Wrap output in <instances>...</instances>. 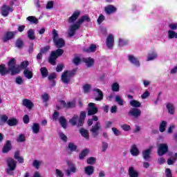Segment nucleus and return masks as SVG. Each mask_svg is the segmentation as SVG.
Returning a JSON list of instances; mask_svg holds the SVG:
<instances>
[{
    "instance_id": "obj_1",
    "label": "nucleus",
    "mask_w": 177,
    "mask_h": 177,
    "mask_svg": "<svg viewBox=\"0 0 177 177\" xmlns=\"http://www.w3.org/2000/svg\"><path fill=\"white\" fill-rule=\"evenodd\" d=\"M8 68H7L5 64H0V75L2 77L8 75L9 73H11V75H16L19 74L21 69L19 67H16V59L11 58L8 63Z\"/></svg>"
},
{
    "instance_id": "obj_2",
    "label": "nucleus",
    "mask_w": 177,
    "mask_h": 177,
    "mask_svg": "<svg viewBox=\"0 0 177 177\" xmlns=\"http://www.w3.org/2000/svg\"><path fill=\"white\" fill-rule=\"evenodd\" d=\"M84 21L89 23V21H91V18H89V16L87 15L82 16L75 24L70 26L68 30V35L69 38H71V37H74V35H75L77 30H80V28H81V24H82Z\"/></svg>"
},
{
    "instance_id": "obj_3",
    "label": "nucleus",
    "mask_w": 177,
    "mask_h": 177,
    "mask_svg": "<svg viewBox=\"0 0 177 177\" xmlns=\"http://www.w3.org/2000/svg\"><path fill=\"white\" fill-rule=\"evenodd\" d=\"M52 35L53 41L56 47L60 48L66 46V41H64V39L63 38H59V33H57V30L53 29L52 32Z\"/></svg>"
},
{
    "instance_id": "obj_4",
    "label": "nucleus",
    "mask_w": 177,
    "mask_h": 177,
    "mask_svg": "<svg viewBox=\"0 0 177 177\" xmlns=\"http://www.w3.org/2000/svg\"><path fill=\"white\" fill-rule=\"evenodd\" d=\"M78 68H75L72 70L71 71H64L62 76L61 80L64 84H70V81L71 80V78L75 75Z\"/></svg>"
},
{
    "instance_id": "obj_5",
    "label": "nucleus",
    "mask_w": 177,
    "mask_h": 177,
    "mask_svg": "<svg viewBox=\"0 0 177 177\" xmlns=\"http://www.w3.org/2000/svg\"><path fill=\"white\" fill-rule=\"evenodd\" d=\"M17 162L13 158H8L7 159L8 168L6 169V172L8 175L12 176L15 174Z\"/></svg>"
},
{
    "instance_id": "obj_6",
    "label": "nucleus",
    "mask_w": 177,
    "mask_h": 177,
    "mask_svg": "<svg viewBox=\"0 0 177 177\" xmlns=\"http://www.w3.org/2000/svg\"><path fill=\"white\" fill-rule=\"evenodd\" d=\"M168 150H169L168 144L167 143L159 144L158 147V156L159 157H162V156L168 153Z\"/></svg>"
},
{
    "instance_id": "obj_7",
    "label": "nucleus",
    "mask_w": 177,
    "mask_h": 177,
    "mask_svg": "<svg viewBox=\"0 0 177 177\" xmlns=\"http://www.w3.org/2000/svg\"><path fill=\"white\" fill-rule=\"evenodd\" d=\"M88 115H95L97 114L99 109L96 107V104L93 102H90L87 108Z\"/></svg>"
},
{
    "instance_id": "obj_8",
    "label": "nucleus",
    "mask_w": 177,
    "mask_h": 177,
    "mask_svg": "<svg viewBox=\"0 0 177 177\" xmlns=\"http://www.w3.org/2000/svg\"><path fill=\"white\" fill-rule=\"evenodd\" d=\"M153 149H154V146L150 145L149 149L142 151V158H144V160H145V161H149L151 158V155Z\"/></svg>"
},
{
    "instance_id": "obj_9",
    "label": "nucleus",
    "mask_w": 177,
    "mask_h": 177,
    "mask_svg": "<svg viewBox=\"0 0 177 177\" xmlns=\"http://www.w3.org/2000/svg\"><path fill=\"white\" fill-rule=\"evenodd\" d=\"M128 114L130 117H133V118L137 120L138 117L142 115V111L138 108H131Z\"/></svg>"
},
{
    "instance_id": "obj_10",
    "label": "nucleus",
    "mask_w": 177,
    "mask_h": 177,
    "mask_svg": "<svg viewBox=\"0 0 177 177\" xmlns=\"http://www.w3.org/2000/svg\"><path fill=\"white\" fill-rule=\"evenodd\" d=\"M67 165L68 167V169L66 170V176H71V174H75V172H77V168L73 162H68Z\"/></svg>"
},
{
    "instance_id": "obj_11",
    "label": "nucleus",
    "mask_w": 177,
    "mask_h": 177,
    "mask_svg": "<svg viewBox=\"0 0 177 177\" xmlns=\"http://www.w3.org/2000/svg\"><path fill=\"white\" fill-rule=\"evenodd\" d=\"M10 12H13V7L3 4L1 7V15L4 17H8Z\"/></svg>"
},
{
    "instance_id": "obj_12",
    "label": "nucleus",
    "mask_w": 177,
    "mask_h": 177,
    "mask_svg": "<svg viewBox=\"0 0 177 177\" xmlns=\"http://www.w3.org/2000/svg\"><path fill=\"white\" fill-rule=\"evenodd\" d=\"M99 129H100V122H96L90 130L93 138H96L99 135Z\"/></svg>"
},
{
    "instance_id": "obj_13",
    "label": "nucleus",
    "mask_w": 177,
    "mask_h": 177,
    "mask_svg": "<svg viewBox=\"0 0 177 177\" xmlns=\"http://www.w3.org/2000/svg\"><path fill=\"white\" fill-rule=\"evenodd\" d=\"M106 46L108 49H113V46H114V35L112 34H109L106 38Z\"/></svg>"
},
{
    "instance_id": "obj_14",
    "label": "nucleus",
    "mask_w": 177,
    "mask_h": 177,
    "mask_svg": "<svg viewBox=\"0 0 177 177\" xmlns=\"http://www.w3.org/2000/svg\"><path fill=\"white\" fill-rule=\"evenodd\" d=\"M80 15H81V12L80 11H75L72 16L68 18V22L71 24H73V23H75L77 19L80 17Z\"/></svg>"
},
{
    "instance_id": "obj_15",
    "label": "nucleus",
    "mask_w": 177,
    "mask_h": 177,
    "mask_svg": "<svg viewBox=\"0 0 177 177\" xmlns=\"http://www.w3.org/2000/svg\"><path fill=\"white\" fill-rule=\"evenodd\" d=\"M105 13L106 15H113L117 12V8L113 5H109L104 8Z\"/></svg>"
},
{
    "instance_id": "obj_16",
    "label": "nucleus",
    "mask_w": 177,
    "mask_h": 177,
    "mask_svg": "<svg viewBox=\"0 0 177 177\" xmlns=\"http://www.w3.org/2000/svg\"><path fill=\"white\" fill-rule=\"evenodd\" d=\"M10 150H12V142L10 140H7L3 147L2 153H9Z\"/></svg>"
},
{
    "instance_id": "obj_17",
    "label": "nucleus",
    "mask_w": 177,
    "mask_h": 177,
    "mask_svg": "<svg viewBox=\"0 0 177 177\" xmlns=\"http://www.w3.org/2000/svg\"><path fill=\"white\" fill-rule=\"evenodd\" d=\"M86 118V112L82 111L80 115V119L77 123V127H82L84 125V122H85V118Z\"/></svg>"
},
{
    "instance_id": "obj_18",
    "label": "nucleus",
    "mask_w": 177,
    "mask_h": 177,
    "mask_svg": "<svg viewBox=\"0 0 177 177\" xmlns=\"http://www.w3.org/2000/svg\"><path fill=\"white\" fill-rule=\"evenodd\" d=\"M22 106H24L26 109H28V110H31V109L34 107V104L28 99H24L22 101Z\"/></svg>"
},
{
    "instance_id": "obj_19",
    "label": "nucleus",
    "mask_w": 177,
    "mask_h": 177,
    "mask_svg": "<svg viewBox=\"0 0 177 177\" xmlns=\"http://www.w3.org/2000/svg\"><path fill=\"white\" fill-rule=\"evenodd\" d=\"M93 91L95 92L94 95H96V93L97 95V97L95 98V100H96L97 102H100V100H103V92H102L100 89L95 88H93Z\"/></svg>"
},
{
    "instance_id": "obj_20",
    "label": "nucleus",
    "mask_w": 177,
    "mask_h": 177,
    "mask_svg": "<svg viewBox=\"0 0 177 177\" xmlns=\"http://www.w3.org/2000/svg\"><path fill=\"white\" fill-rule=\"evenodd\" d=\"M84 63L86 64V67H93V64H95V59L93 58L89 57L87 58L83 59Z\"/></svg>"
},
{
    "instance_id": "obj_21",
    "label": "nucleus",
    "mask_w": 177,
    "mask_h": 177,
    "mask_svg": "<svg viewBox=\"0 0 177 177\" xmlns=\"http://www.w3.org/2000/svg\"><path fill=\"white\" fill-rule=\"evenodd\" d=\"M128 59L130 63H132V64H134L136 67H140V62H139V60H138V58L135 57V56L129 55Z\"/></svg>"
},
{
    "instance_id": "obj_22",
    "label": "nucleus",
    "mask_w": 177,
    "mask_h": 177,
    "mask_svg": "<svg viewBox=\"0 0 177 177\" xmlns=\"http://www.w3.org/2000/svg\"><path fill=\"white\" fill-rule=\"evenodd\" d=\"M15 37L14 32H7L6 35L3 37V42H8L10 39H13Z\"/></svg>"
},
{
    "instance_id": "obj_23",
    "label": "nucleus",
    "mask_w": 177,
    "mask_h": 177,
    "mask_svg": "<svg viewBox=\"0 0 177 177\" xmlns=\"http://www.w3.org/2000/svg\"><path fill=\"white\" fill-rule=\"evenodd\" d=\"M128 172L129 177H139V172H138L133 167H129Z\"/></svg>"
},
{
    "instance_id": "obj_24",
    "label": "nucleus",
    "mask_w": 177,
    "mask_h": 177,
    "mask_svg": "<svg viewBox=\"0 0 177 177\" xmlns=\"http://www.w3.org/2000/svg\"><path fill=\"white\" fill-rule=\"evenodd\" d=\"M57 59V56L55 54V52H51L50 56L48 59V62L52 66H56V59Z\"/></svg>"
},
{
    "instance_id": "obj_25",
    "label": "nucleus",
    "mask_w": 177,
    "mask_h": 177,
    "mask_svg": "<svg viewBox=\"0 0 177 177\" xmlns=\"http://www.w3.org/2000/svg\"><path fill=\"white\" fill-rule=\"evenodd\" d=\"M130 153L131 156H133L134 157H136L139 156V149H138V147H136V145H133L131 146Z\"/></svg>"
},
{
    "instance_id": "obj_26",
    "label": "nucleus",
    "mask_w": 177,
    "mask_h": 177,
    "mask_svg": "<svg viewBox=\"0 0 177 177\" xmlns=\"http://www.w3.org/2000/svg\"><path fill=\"white\" fill-rule=\"evenodd\" d=\"M14 158L15 160H17L19 164H23L24 162V158L23 156H20V152L19 151H17L14 155Z\"/></svg>"
},
{
    "instance_id": "obj_27",
    "label": "nucleus",
    "mask_w": 177,
    "mask_h": 177,
    "mask_svg": "<svg viewBox=\"0 0 177 177\" xmlns=\"http://www.w3.org/2000/svg\"><path fill=\"white\" fill-rule=\"evenodd\" d=\"M80 121V118L77 115H74L73 117L69 120V123L73 125V127H75L77 124H78V122Z\"/></svg>"
},
{
    "instance_id": "obj_28",
    "label": "nucleus",
    "mask_w": 177,
    "mask_h": 177,
    "mask_svg": "<svg viewBox=\"0 0 177 177\" xmlns=\"http://www.w3.org/2000/svg\"><path fill=\"white\" fill-rule=\"evenodd\" d=\"M80 133L83 138H85L87 140L89 139V131L84 128L80 129Z\"/></svg>"
},
{
    "instance_id": "obj_29",
    "label": "nucleus",
    "mask_w": 177,
    "mask_h": 177,
    "mask_svg": "<svg viewBox=\"0 0 177 177\" xmlns=\"http://www.w3.org/2000/svg\"><path fill=\"white\" fill-rule=\"evenodd\" d=\"M7 124L9 127H16L19 124V120L15 118H12L8 120Z\"/></svg>"
},
{
    "instance_id": "obj_30",
    "label": "nucleus",
    "mask_w": 177,
    "mask_h": 177,
    "mask_svg": "<svg viewBox=\"0 0 177 177\" xmlns=\"http://www.w3.org/2000/svg\"><path fill=\"white\" fill-rule=\"evenodd\" d=\"M24 75L28 80H31L32 78V69H25L24 71Z\"/></svg>"
},
{
    "instance_id": "obj_31",
    "label": "nucleus",
    "mask_w": 177,
    "mask_h": 177,
    "mask_svg": "<svg viewBox=\"0 0 177 177\" xmlns=\"http://www.w3.org/2000/svg\"><path fill=\"white\" fill-rule=\"evenodd\" d=\"M84 52L86 53H92L93 52H96V44H91L88 48H84Z\"/></svg>"
},
{
    "instance_id": "obj_32",
    "label": "nucleus",
    "mask_w": 177,
    "mask_h": 177,
    "mask_svg": "<svg viewBox=\"0 0 177 177\" xmlns=\"http://www.w3.org/2000/svg\"><path fill=\"white\" fill-rule=\"evenodd\" d=\"M129 104L130 106H131V107H133V109H138V107H141L142 106V104L139 101L136 100H131L129 102Z\"/></svg>"
},
{
    "instance_id": "obj_33",
    "label": "nucleus",
    "mask_w": 177,
    "mask_h": 177,
    "mask_svg": "<svg viewBox=\"0 0 177 177\" xmlns=\"http://www.w3.org/2000/svg\"><path fill=\"white\" fill-rule=\"evenodd\" d=\"M15 46L18 49H23V47L24 46V41L21 38H19L16 42H15Z\"/></svg>"
},
{
    "instance_id": "obj_34",
    "label": "nucleus",
    "mask_w": 177,
    "mask_h": 177,
    "mask_svg": "<svg viewBox=\"0 0 177 177\" xmlns=\"http://www.w3.org/2000/svg\"><path fill=\"white\" fill-rule=\"evenodd\" d=\"M28 66H30V62L27 60L26 61H23L19 66H17L19 67V70L20 68H21V70H28V68H27V67H28Z\"/></svg>"
},
{
    "instance_id": "obj_35",
    "label": "nucleus",
    "mask_w": 177,
    "mask_h": 177,
    "mask_svg": "<svg viewBox=\"0 0 177 177\" xmlns=\"http://www.w3.org/2000/svg\"><path fill=\"white\" fill-rule=\"evenodd\" d=\"M39 129L41 127H39V124L38 123H33L32 126V131L33 133H39Z\"/></svg>"
},
{
    "instance_id": "obj_36",
    "label": "nucleus",
    "mask_w": 177,
    "mask_h": 177,
    "mask_svg": "<svg viewBox=\"0 0 177 177\" xmlns=\"http://www.w3.org/2000/svg\"><path fill=\"white\" fill-rule=\"evenodd\" d=\"M59 124L64 129L67 128V120L64 116H61L59 118Z\"/></svg>"
},
{
    "instance_id": "obj_37",
    "label": "nucleus",
    "mask_w": 177,
    "mask_h": 177,
    "mask_svg": "<svg viewBox=\"0 0 177 177\" xmlns=\"http://www.w3.org/2000/svg\"><path fill=\"white\" fill-rule=\"evenodd\" d=\"M28 21H30V24H38V19L34 16H29L26 18Z\"/></svg>"
},
{
    "instance_id": "obj_38",
    "label": "nucleus",
    "mask_w": 177,
    "mask_h": 177,
    "mask_svg": "<svg viewBox=\"0 0 177 177\" xmlns=\"http://www.w3.org/2000/svg\"><path fill=\"white\" fill-rule=\"evenodd\" d=\"M95 169H93V166H88L85 168L84 172L88 175V176H91L92 174H93Z\"/></svg>"
},
{
    "instance_id": "obj_39",
    "label": "nucleus",
    "mask_w": 177,
    "mask_h": 177,
    "mask_svg": "<svg viewBox=\"0 0 177 177\" xmlns=\"http://www.w3.org/2000/svg\"><path fill=\"white\" fill-rule=\"evenodd\" d=\"M28 38L30 39V41L35 39V32L33 29H29L28 30Z\"/></svg>"
},
{
    "instance_id": "obj_40",
    "label": "nucleus",
    "mask_w": 177,
    "mask_h": 177,
    "mask_svg": "<svg viewBox=\"0 0 177 177\" xmlns=\"http://www.w3.org/2000/svg\"><path fill=\"white\" fill-rule=\"evenodd\" d=\"M166 107H167L169 114H171V115L174 114V113H175V107L174 106L173 104L168 103V104H167Z\"/></svg>"
},
{
    "instance_id": "obj_41",
    "label": "nucleus",
    "mask_w": 177,
    "mask_h": 177,
    "mask_svg": "<svg viewBox=\"0 0 177 177\" xmlns=\"http://www.w3.org/2000/svg\"><path fill=\"white\" fill-rule=\"evenodd\" d=\"M40 73L41 74L42 78H46L49 75V72L46 67H42L40 68Z\"/></svg>"
},
{
    "instance_id": "obj_42",
    "label": "nucleus",
    "mask_w": 177,
    "mask_h": 177,
    "mask_svg": "<svg viewBox=\"0 0 177 177\" xmlns=\"http://www.w3.org/2000/svg\"><path fill=\"white\" fill-rule=\"evenodd\" d=\"M167 121L162 120L159 126V131L160 132H165V129L167 128Z\"/></svg>"
},
{
    "instance_id": "obj_43",
    "label": "nucleus",
    "mask_w": 177,
    "mask_h": 177,
    "mask_svg": "<svg viewBox=\"0 0 177 177\" xmlns=\"http://www.w3.org/2000/svg\"><path fill=\"white\" fill-rule=\"evenodd\" d=\"M89 153V150L88 149H84L83 150L80 154H79V158L80 160H84L86 156Z\"/></svg>"
},
{
    "instance_id": "obj_44",
    "label": "nucleus",
    "mask_w": 177,
    "mask_h": 177,
    "mask_svg": "<svg viewBox=\"0 0 177 177\" xmlns=\"http://www.w3.org/2000/svg\"><path fill=\"white\" fill-rule=\"evenodd\" d=\"M154 59H157V54L155 52L148 54L147 62L154 60Z\"/></svg>"
},
{
    "instance_id": "obj_45",
    "label": "nucleus",
    "mask_w": 177,
    "mask_h": 177,
    "mask_svg": "<svg viewBox=\"0 0 177 177\" xmlns=\"http://www.w3.org/2000/svg\"><path fill=\"white\" fill-rule=\"evenodd\" d=\"M168 38H169V39L177 38V33L174 30H169L168 31Z\"/></svg>"
},
{
    "instance_id": "obj_46",
    "label": "nucleus",
    "mask_w": 177,
    "mask_h": 177,
    "mask_svg": "<svg viewBox=\"0 0 177 177\" xmlns=\"http://www.w3.org/2000/svg\"><path fill=\"white\" fill-rule=\"evenodd\" d=\"M73 63L75 66H79L81 64V58L77 55H75V57L73 59Z\"/></svg>"
},
{
    "instance_id": "obj_47",
    "label": "nucleus",
    "mask_w": 177,
    "mask_h": 177,
    "mask_svg": "<svg viewBox=\"0 0 177 177\" xmlns=\"http://www.w3.org/2000/svg\"><path fill=\"white\" fill-rule=\"evenodd\" d=\"M50 49V46H46L41 48H40V53L43 55H45L49 52V50Z\"/></svg>"
},
{
    "instance_id": "obj_48",
    "label": "nucleus",
    "mask_w": 177,
    "mask_h": 177,
    "mask_svg": "<svg viewBox=\"0 0 177 177\" xmlns=\"http://www.w3.org/2000/svg\"><path fill=\"white\" fill-rule=\"evenodd\" d=\"M115 100L116 102H118L119 106H124V100H122V98H121L120 95H116Z\"/></svg>"
},
{
    "instance_id": "obj_49",
    "label": "nucleus",
    "mask_w": 177,
    "mask_h": 177,
    "mask_svg": "<svg viewBox=\"0 0 177 177\" xmlns=\"http://www.w3.org/2000/svg\"><path fill=\"white\" fill-rule=\"evenodd\" d=\"M68 149H69L71 151H75V150H77V145H75V144L73 142H69L68 145Z\"/></svg>"
},
{
    "instance_id": "obj_50",
    "label": "nucleus",
    "mask_w": 177,
    "mask_h": 177,
    "mask_svg": "<svg viewBox=\"0 0 177 177\" xmlns=\"http://www.w3.org/2000/svg\"><path fill=\"white\" fill-rule=\"evenodd\" d=\"M41 99L44 103H46V102H48L49 99H50V96H49V94L45 93L41 95Z\"/></svg>"
},
{
    "instance_id": "obj_51",
    "label": "nucleus",
    "mask_w": 177,
    "mask_h": 177,
    "mask_svg": "<svg viewBox=\"0 0 177 177\" xmlns=\"http://www.w3.org/2000/svg\"><path fill=\"white\" fill-rule=\"evenodd\" d=\"M112 91L113 92H119L120 91V84L115 82L112 84Z\"/></svg>"
},
{
    "instance_id": "obj_52",
    "label": "nucleus",
    "mask_w": 177,
    "mask_h": 177,
    "mask_svg": "<svg viewBox=\"0 0 177 177\" xmlns=\"http://www.w3.org/2000/svg\"><path fill=\"white\" fill-rule=\"evenodd\" d=\"M59 136L61 140L64 141V143L67 142V136L64 134L63 132L59 131Z\"/></svg>"
},
{
    "instance_id": "obj_53",
    "label": "nucleus",
    "mask_w": 177,
    "mask_h": 177,
    "mask_svg": "<svg viewBox=\"0 0 177 177\" xmlns=\"http://www.w3.org/2000/svg\"><path fill=\"white\" fill-rule=\"evenodd\" d=\"M52 52L55 53V56H57V57H59V56H62V55H63V53H64V50L61 48H59L57 50H54Z\"/></svg>"
},
{
    "instance_id": "obj_54",
    "label": "nucleus",
    "mask_w": 177,
    "mask_h": 177,
    "mask_svg": "<svg viewBox=\"0 0 177 177\" xmlns=\"http://www.w3.org/2000/svg\"><path fill=\"white\" fill-rule=\"evenodd\" d=\"M91 84H85L83 86V90L84 93H89L91 91Z\"/></svg>"
},
{
    "instance_id": "obj_55",
    "label": "nucleus",
    "mask_w": 177,
    "mask_h": 177,
    "mask_svg": "<svg viewBox=\"0 0 177 177\" xmlns=\"http://www.w3.org/2000/svg\"><path fill=\"white\" fill-rule=\"evenodd\" d=\"M0 120L1 122H3V124H5L8 122V121L9 120V118L6 115H0Z\"/></svg>"
},
{
    "instance_id": "obj_56",
    "label": "nucleus",
    "mask_w": 177,
    "mask_h": 177,
    "mask_svg": "<svg viewBox=\"0 0 177 177\" xmlns=\"http://www.w3.org/2000/svg\"><path fill=\"white\" fill-rule=\"evenodd\" d=\"M17 142L19 143H22L23 142H26V137L24 134H20L18 138L17 139Z\"/></svg>"
},
{
    "instance_id": "obj_57",
    "label": "nucleus",
    "mask_w": 177,
    "mask_h": 177,
    "mask_svg": "<svg viewBox=\"0 0 177 177\" xmlns=\"http://www.w3.org/2000/svg\"><path fill=\"white\" fill-rule=\"evenodd\" d=\"M95 162H96V158L94 157H90L87 159V164L93 165V164H95Z\"/></svg>"
},
{
    "instance_id": "obj_58",
    "label": "nucleus",
    "mask_w": 177,
    "mask_h": 177,
    "mask_svg": "<svg viewBox=\"0 0 177 177\" xmlns=\"http://www.w3.org/2000/svg\"><path fill=\"white\" fill-rule=\"evenodd\" d=\"M112 131L113 132L115 136H120L122 134L121 131L115 127L112 128Z\"/></svg>"
},
{
    "instance_id": "obj_59",
    "label": "nucleus",
    "mask_w": 177,
    "mask_h": 177,
    "mask_svg": "<svg viewBox=\"0 0 177 177\" xmlns=\"http://www.w3.org/2000/svg\"><path fill=\"white\" fill-rule=\"evenodd\" d=\"M55 4V3L53 2V1H48L46 8V9H53V5Z\"/></svg>"
},
{
    "instance_id": "obj_60",
    "label": "nucleus",
    "mask_w": 177,
    "mask_h": 177,
    "mask_svg": "<svg viewBox=\"0 0 177 177\" xmlns=\"http://www.w3.org/2000/svg\"><path fill=\"white\" fill-rule=\"evenodd\" d=\"M15 82L18 85H21V84H23V82H24V81L23 80V78H21L20 76H18L15 79Z\"/></svg>"
},
{
    "instance_id": "obj_61",
    "label": "nucleus",
    "mask_w": 177,
    "mask_h": 177,
    "mask_svg": "<svg viewBox=\"0 0 177 177\" xmlns=\"http://www.w3.org/2000/svg\"><path fill=\"white\" fill-rule=\"evenodd\" d=\"M72 107H75V103L68 102L66 103L65 109H72Z\"/></svg>"
},
{
    "instance_id": "obj_62",
    "label": "nucleus",
    "mask_w": 177,
    "mask_h": 177,
    "mask_svg": "<svg viewBox=\"0 0 177 177\" xmlns=\"http://www.w3.org/2000/svg\"><path fill=\"white\" fill-rule=\"evenodd\" d=\"M122 129L125 131H131V126L129 124H122L121 125Z\"/></svg>"
},
{
    "instance_id": "obj_63",
    "label": "nucleus",
    "mask_w": 177,
    "mask_h": 177,
    "mask_svg": "<svg viewBox=\"0 0 177 177\" xmlns=\"http://www.w3.org/2000/svg\"><path fill=\"white\" fill-rule=\"evenodd\" d=\"M128 44V41H124L122 39H119V46L122 47Z\"/></svg>"
},
{
    "instance_id": "obj_64",
    "label": "nucleus",
    "mask_w": 177,
    "mask_h": 177,
    "mask_svg": "<svg viewBox=\"0 0 177 177\" xmlns=\"http://www.w3.org/2000/svg\"><path fill=\"white\" fill-rule=\"evenodd\" d=\"M165 176L166 177H172V172L171 171V169H166L165 170Z\"/></svg>"
}]
</instances>
